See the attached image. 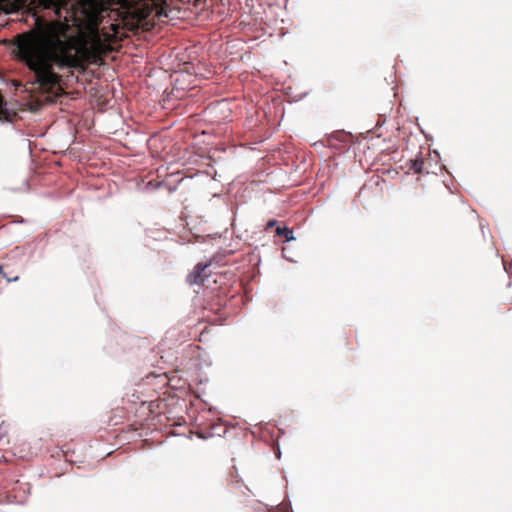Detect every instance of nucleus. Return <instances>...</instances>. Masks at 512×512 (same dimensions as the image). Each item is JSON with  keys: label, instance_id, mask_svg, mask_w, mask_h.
Instances as JSON below:
<instances>
[{"label": "nucleus", "instance_id": "f257e3e1", "mask_svg": "<svg viewBox=\"0 0 512 512\" xmlns=\"http://www.w3.org/2000/svg\"><path fill=\"white\" fill-rule=\"evenodd\" d=\"M34 27L14 36V58L31 73V110L54 102L64 92L58 70L84 73L122 40L125 30L146 28L168 18L164 0H125L119 9L91 4L83 9L85 36L69 33V0H32Z\"/></svg>", "mask_w": 512, "mask_h": 512}, {"label": "nucleus", "instance_id": "f03ea898", "mask_svg": "<svg viewBox=\"0 0 512 512\" xmlns=\"http://www.w3.org/2000/svg\"><path fill=\"white\" fill-rule=\"evenodd\" d=\"M350 140V133H347L345 131H336L328 136L327 146L341 150L350 142Z\"/></svg>", "mask_w": 512, "mask_h": 512}, {"label": "nucleus", "instance_id": "7ed1b4c3", "mask_svg": "<svg viewBox=\"0 0 512 512\" xmlns=\"http://www.w3.org/2000/svg\"><path fill=\"white\" fill-rule=\"evenodd\" d=\"M208 267V264L198 263L194 267L193 271L187 276V282L190 285H203L207 278L206 270Z\"/></svg>", "mask_w": 512, "mask_h": 512}, {"label": "nucleus", "instance_id": "20e7f679", "mask_svg": "<svg viewBox=\"0 0 512 512\" xmlns=\"http://www.w3.org/2000/svg\"><path fill=\"white\" fill-rule=\"evenodd\" d=\"M20 0H0V6L6 12H13L20 8Z\"/></svg>", "mask_w": 512, "mask_h": 512}, {"label": "nucleus", "instance_id": "39448f33", "mask_svg": "<svg viewBox=\"0 0 512 512\" xmlns=\"http://www.w3.org/2000/svg\"><path fill=\"white\" fill-rule=\"evenodd\" d=\"M276 234L285 238L286 242L294 239L293 231L287 227H277Z\"/></svg>", "mask_w": 512, "mask_h": 512}, {"label": "nucleus", "instance_id": "423d86ee", "mask_svg": "<svg viewBox=\"0 0 512 512\" xmlns=\"http://www.w3.org/2000/svg\"><path fill=\"white\" fill-rule=\"evenodd\" d=\"M230 482L236 488H239L242 484V479L239 477L236 467H233V470L230 472Z\"/></svg>", "mask_w": 512, "mask_h": 512}, {"label": "nucleus", "instance_id": "0eeeda50", "mask_svg": "<svg viewBox=\"0 0 512 512\" xmlns=\"http://www.w3.org/2000/svg\"><path fill=\"white\" fill-rule=\"evenodd\" d=\"M1 278H6L7 281L11 282V281H17L18 280V276H14V277H10L8 276L4 271H3V267L0 266V279Z\"/></svg>", "mask_w": 512, "mask_h": 512}, {"label": "nucleus", "instance_id": "6e6552de", "mask_svg": "<svg viewBox=\"0 0 512 512\" xmlns=\"http://www.w3.org/2000/svg\"><path fill=\"white\" fill-rule=\"evenodd\" d=\"M6 103L3 97L0 95V117L4 115Z\"/></svg>", "mask_w": 512, "mask_h": 512}, {"label": "nucleus", "instance_id": "1a4fd4ad", "mask_svg": "<svg viewBox=\"0 0 512 512\" xmlns=\"http://www.w3.org/2000/svg\"><path fill=\"white\" fill-rule=\"evenodd\" d=\"M422 166H423V161H420V159L418 158V168H417L418 174L423 171Z\"/></svg>", "mask_w": 512, "mask_h": 512}, {"label": "nucleus", "instance_id": "9d476101", "mask_svg": "<svg viewBox=\"0 0 512 512\" xmlns=\"http://www.w3.org/2000/svg\"><path fill=\"white\" fill-rule=\"evenodd\" d=\"M276 224V220H271L267 223L266 229L273 227Z\"/></svg>", "mask_w": 512, "mask_h": 512}, {"label": "nucleus", "instance_id": "9b49d317", "mask_svg": "<svg viewBox=\"0 0 512 512\" xmlns=\"http://www.w3.org/2000/svg\"><path fill=\"white\" fill-rule=\"evenodd\" d=\"M410 162L412 164V168L416 166V159H411Z\"/></svg>", "mask_w": 512, "mask_h": 512}]
</instances>
